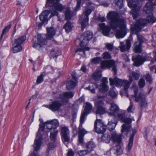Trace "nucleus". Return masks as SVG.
<instances>
[{
	"label": "nucleus",
	"instance_id": "25",
	"mask_svg": "<svg viewBox=\"0 0 156 156\" xmlns=\"http://www.w3.org/2000/svg\"><path fill=\"white\" fill-rule=\"evenodd\" d=\"M46 29L47 32V38L48 39L51 40L55 34V30L52 27H47Z\"/></svg>",
	"mask_w": 156,
	"mask_h": 156
},
{
	"label": "nucleus",
	"instance_id": "59",
	"mask_svg": "<svg viewBox=\"0 0 156 156\" xmlns=\"http://www.w3.org/2000/svg\"><path fill=\"white\" fill-rule=\"evenodd\" d=\"M97 20L98 22H103L105 21V18L104 17H98Z\"/></svg>",
	"mask_w": 156,
	"mask_h": 156
},
{
	"label": "nucleus",
	"instance_id": "30",
	"mask_svg": "<svg viewBox=\"0 0 156 156\" xmlns=\"http://www.w3.org/2000/svg\"><path fill=\"white\" fill-rule=\"evenodd\" d=\"M26 39V37L25 36H22L19 37L18 39H15L12 42L13 45H15L16 44H20L21 45Z\"/></svg>",
	"mask_w": 156,
	"mask_h": 156
},
{
	"label": "nucleus",
	"instance_id": "39",
	"mask_svg": "<svg viewBox=\"0 0 156 156\" xmlns=\"http://www.w3.org/2000/svg\"><path fill=\"white\" fill-rule=\"evenodd\" d=\"M12 48V50L13 53H16L20 52L22 50V46L20 44H16Z\"/></svg>",
	"mask_w": 156,
	"mask_h": 156
},
{
	"label": "nucleus",
	"instance_id": "49",
	"mask_svg": "<svg viewBox=\"0 0 156 156\" xmlns=\"http://www.w3.org/2000/svg\"><path fill=\"white\" fill-rule=\"evenodd\" d=\"M90 153L87 149L80 150L78 152V154L80 156H83Z\"/></svg>",
	"mask_w": 156,
	"mask_h": 156
},
{
	"label": "nucleus",
	"instance_id": "58",
	"mask_svg": "<svg viewBox=\"0 0 156 156\" xmlns=\"http://www.w3.org/2000/svg\"><path fill=\"white\" fill-rule=\"evenodd\" d=\"M83 136L78 135V140L80 143L83 144Z\"/></svg>",
	"mask_w": 156,
	"mask_h": 156
},
{
	"label": "nucleus",
	"instance_id": "35",
	"mask_svg": "<svg viewBox=\"0 0 156 156\" xmlns=\"http://www.w3.org/2000/svg\"><path fill=\"white\" fill-rule=\"evenodd\" d=\"M73 27V25L72 23L70 21H68L63 26L66 33H68L71 30Z\"/></svg>",
	"mask_w": 156,
	"mask_h": 156
},
{
	"label": "nucleus",
	"instance_id": "18",
	"mask_svg": "<svg viewBox=\"0 0 156 156\" xmlns=\"http://www.w3.org/2000/svg\"><path fill=\"white\" fill-rule=\"evenodd\" d=\"M132 60L133 61L134 66H139L143 64L146 60V57L138 55L136 57H133Z\"/></svg>",
	"mask_w": 156,
	"mask_h": 156
},
{
	"label": "nucleus",
	"instance_id": "51",
	"mask_svg": "<svg viewBox=\"0 0 156 156\" xmlns=\"http://www.w3.org/2000/svg\"><path fill=\"white\" fill-rule=\"evenodd\" d=\"M114 2L116 5L119 6L120 9L122 8L123 5V1L122 0H114Z\"/></svg>",
	"mask_w": 156,
	"mask_h": 156
},
{
	"label": "nucleus",
	"instance_id": "10",
	"mask_svg": "<svg viewBox=\"0 0 156 156\" xmlns=\"http://www.w3.org/2000/svg\"><path fill=\"white\" fill-rule=\"evenodd\" d=\"M115 61L110 60L109 61H103L101 63V67L103 69L106 68H111V70L114 72V75L117 74L116 67L115 66Z\"/></svg>",
	"mask_w": 156,
	"mask_h": 156
},
{
	"label": "nucleus",
	"instance_id": "11",
	"mask_svg": "<svg viewBox=\"0 0 156 156\" xmlns=\"http://www.w3.org/2000/svg\"><path fill=\"white\" fill-rule=\"evenodd\" d=\"M63 104L61 100L60 101L55 100L52 101L49 105H44L43 106L49 109L53 112H55L58 111Z\"/></svg>",
	"mask_w": 156,
	"mask_h": 156
},
{
	"label": "nucleus",
	"instance_id": "42",
	"mask_svg": "<svg viewBox=\"0 0 156 156\" xmlns=\"http://www.w3.org/2000/svg\"><path fill=\"white\" fill-rule=\"evenodd\" d=\"M50 123H51L52 126L53 127V129H56L58 126L59 123L57 120L54 119L51 120L49 121Z\"/></svg>",
	"mask_w": 156,
	"mask_h": 156
},
{
	"label": "nucleus",
	"instance_id": "5",
	"mask_svg": "<svg viewBox=\"0 0 156 156\" xmlns=\"http://www.w3.org/2000/svg\"><path fill=\"white\" fill-rule=\"evenodd\" d=\"M153 11V7L152 6V10L150 12H147L144 11L146 13L150 14L148 16L146 20L140 19L137 20L136 23V27L134 30L136 31H140L142 28V26H146L148 22L154 23L156 21V19L154 17L152 12Z\"/></svg>",
	"mask_w": 156,
	"mask_h": 156
},
{
	"label": "nucleus",
	"instance_id": "6",
	"mask_svg": "<svg viewBox=\"0 0 156 156\" xmlns=\"http://www.w3.org/2000/svg\"><path fill=\"white\" fill-rule=\"evenodd\" d=\"M129 82L127 80H122L116 77L114 79L110 78L109 79L110 85L111 86L115 85L117 87H120L122 86H124V89L126 90L129 87L130 83L133 81V79L131 76H129Z\"/></svg>",
	"mask_w": 156,
	"mask_h": 156
},
{
	"label": "nucleus",
	"instance_id": "16",
	"mask_svg": "<svg viewBox=\"0 0 156 156\" xmlns=\"http://www.w3.org/2000/svg\"><path fill=\"white\" fill-rule=\"evenodd\" d=\"M104 103L102 100L97 101L95 103L97 110L96 113L100 115L103 114L105 112V109L104 107Z\"/></svg>",
	"mask_w": 156,
	"mask_h": 156
},
{
	"label": "nucleus",
	"instance_id": "20",
	"mask_svg": "<svg viewBox=\"0 0 156 156\" xmlns=\"http://www.w3.org/2000/svg\"><path fill=\"white\" fill-rule=\"evenodd\" d=\"M84 114L81 116L80 119V124L78 128V135L83 136L87 134V132L82 127V125L85 121Z\"/></svg>",
	"mask_w": 156,
	"mask_h": 156
},
{
	"label": "nucleus",
	"instance_id": "57",
	"mask_svg": "<svg viewBox=\"0 0 156 156\" xmlns=\"http://www.w3.org/2000/svg\"><path fill=\"white\" fill-rule=\"evenodd\" d=\"M114 125V123H110V122H109L108 123V129L110 131H112L115 128V126H112V125Z\"/></svg>",
	"mask_w": 156,
	"mask_h": 156
},
{
	"label": "nucleus",
	"instance_id": "61",
	"mask_svg": "<svg viewBox=\"0 0 156 156\" xmlns=\"http://www.w3.org/2000/svg\"><path fill=\"white\" fill-rule=\"evenodd\" d=\"M118 148H119V149H116V151L117 152L118 154H120V153L121 152L122 149L120 148V147L119 146H118Z\"/></svg>",
	"mask_w": 156,
	"mask_h": 156
},
{
	"label": "nucleus",
	"instance_id": "1",
	"mask_svg": "<svg viewBox=\"0 0 156 156\" xmlns=\"http://www.w3.org/2000/svg\"><path fill=\"white\" fill-rule=\"evenodd\" d=\"M107 17L110 21V25L116 33L115 36L117 38L123 37L126 35L125 22L123 19L119 18L118 13L115 12L108 13Z\"/></svg>",
	"mask_w": 156,
	"mask_h": 156
},
{
	"label": "nucleus",
	"instance_id": "22",
	"mask_svg": "<svg viewBox=\"0 0 156 156\" xmlns=\"http://www.w3.org/2000/svg\"><path fill=\"white\" fill-rule=\"evenodd\" d=\"M120 44L119 48L120 51L122 52L128 51L131 47V43L129 40H126L125 44H124V43L122 42H120Z\"/></svg>",
	"mask_w": 156,
	"mask_h": 156
},
{
	"label": "nucleus",
	"instance_id": "14",
	"mask_svg": "<svg viewBox=\"0 0 156 156\" xmlns=\"http://www.w3.org/2000/svg\"><path fill=\"white\" fill-rule=\"evenodd\" d=\"M131 119L129 117L125 118L124 120L122 121V122L125 123L122 126V129L121 130L122 133H125V134L127 136L129 132H130V126L129 125L131 122Z\"/></svg>",
	"mask_w": 156,
	"mask_h": 156
},
{
	"label": "nucleus",
	"instance_id": "34",
	"mask_svg": "<svg viewBox=\"0 0 156 156\" xmlns=\"http://www.w3.org/2000/svg\"><path fill=\"white\" fill-rule=\"evenodd\" d=\"M49 14V11L48 10H45L40 15V20L42 22H45L47 20Z\"/></svg>",
	"mask_w": 156,
	"mask_h": 156
},
{
	"label": "nucleus",
	"instance_id": "32",
	"mask_svg": "<svg viewBox=\"0 0 156 156\" xmlns=\"http://www.w3.org/2000/svg\"><path fill=\"white\" fill-rule=\"evenodd\" d=\"M77 82L72 80H68L66 83V87L67 89L70 90L74 89L75 87Z\"/></svg>",
	"mask_w": 156,
	"mask_h": 156
},
{
	"label": "nucleus",
	"instance_id": "50",
	"mask_svg": "<svg viewBox=\"0 0 156 156\" xmlns=\"http://www.w3.org/2000/svg\"><path fill=\"white\" fill-rule=\"evenodd\" d=\"M145 84V80L143 78L140 79L138 81V86L140 88L144 87Z\"/></svg>",
	"mask_w": 156,
	"mask_h": 156
},
{
	"label": "nucleus",
	"instance_id": "55",
	"mask_svg": "<svg viewBox=\"0 0 156 156\" xmlns=\"http://www.w3.org/2000/svg\"><path fill=\"white\" fill-rule=\"evenodd\" d=\"M131 74L135 80H138L139 79L140 76V74L139 73L133 72L131 73Z\"/></svg>",
	"mask_w": 156,
	"mask_h": 156
},
{
	"label": "nucleus",
	"instance_id": "54",
	"mask_svg": "<svg viewBox=\"0 0 156 156\" xmlns=\"http://www.w3.org/2000/svg\"><path fill=\"white\" fill-rule=\"evenodd\" d=\"M147 82H148L150 84H151L152 83V78L151 76L149 74H147L145 76Z\"/></svg>",
	"mask_w": 156,
	"mask_h": 156
},
{
	"label": "nucleus",
	"instance_id": "19",
	"mask_svg": "<svg viewBox=\"0 0 156 156\" xmlns=\"http://www.w3.org/2000/svg\"><path fill=\"white\" fill-rule=\"evenodd\" d=\"M110 105L108 113L109 115L116 117V114L119 112V108L117 105L114 103H111Z\"/></svg>",
	"mask_w": 156,
	"mask_h": 156
},
{
	"label": "nucleus",
	"instance_id": "37",
	"mask_svg": "<svg viewBox=\"0 0 156 156\" xmlns=\"http://www.w3.org/2000/svg\"><path fill=\"white\" fill-rule=\"evenodd\" d=\"M72 12L69 8L66 9L65 12V19L66 20H70L72 16Z\"/></svg>",
	"mask_w": 156,
	"mask_h": 156
},
{
	"label": "nucleus",
	"instance_id": "46",
	"mask_svg": "<svg viewBox=\"0 0 156 156\" xmlns=\"http://www.w3.org/2000/svg\"><path fill=\"white\" fill-rule=\"evenodd\" d=\"M11 24H10L8 25L7 26H6L3 30L2 31V34H1L0 39H1L3 35L4 34H5L6 33H7L9 30L10 28H11Z\"/></svg>",
	"mask_w": 156,
	"mask_h": 156
},
{
	"label": "nucleus",
	"instance_id": "31",
	"mask_svg": "<svg viewBox=\"0 0 156 156\" xmlns=\"http://www.w3.org/2000/svg\"><path fill=\"white\" fill-rule=\"evenodd\" d=\"M92 108V106L88 102H87L86 104V106L84 109V111L82 113L81 115V116L84 113V119H85L86 116L87 114L89 113L90 111Z\"/></svg>",
	"mask_w": 156,
	"mask_h": 156
},
{
	"label": "nucleus",
	"instance_id": "38",
	"mask_svg": "<svg viewBox=\"0 0 156 156\" xmlns=\"http://www.w3.org/2000/svg\"><path fill=\"white\" fill-rule=\"evenodd\" d=\"M101 139L103 142L108 143L111 140V137L108 134H105L102 136Z\"/></svg>",
	"mask_w": 156,
	"mask_h": 156
},
{
	"label": "nucleus",
	"instance_id": "60",
	"mask_svg": "<svg viewBox=\"0 0 156 156\" xmlns=\"http://www.w3.org/2000/svg\"><path fill=\"white\" fill-rule=\"evenodd\" d=\"M74 153L72 150H69L68 152L67 156H74Z\"/></svg>",
	"mask_w": 156,
	"mask_h": 156
},
{
	"label": "nucleus",
	"instance_id": "12",
	"mask_svg": "<svg viewBox=\"0 0 156 156\" xmlns=\"http://www.w3.org/2000/svg\"><path fill=\"white\" fill-rule=\"evenodd\" d=\"M38 43H35L33 45V47L38 50L41 49L43 45L46 44L47 42L45 38V35L44 34L38 35L37 37Z\"/></svg>",
	"mask_w": 156,
	"mask_h": 156
},
{
	"label": "nucleus",
	"instance_id": "28",
	"mask_svg": "<svg viewBox=\"0 0 156 156\" xmlns=\"http://www.w3.org/2000/svg\"><path fill=\"white\" fill-rule=\"evenodd\" d=\"M133 51L136 53H140L142 51V44L140 42H136L133 45Z\"/></svg>",
	"mask_w": 156,
	"mask_h": 156
},
{
	"label": "nucleus",
	"instance_id": "63",
	"mask_svg": "<svg viewBox=\"0 0 156 156\" xmlns=\"http://www.w3.org/2000/svg\"><path fill=\"white\" fill-rule=\"evenodd\" d=\"M102 5L105 7H107L108 6L109 4L106 2H104L102 3Z\"/></svg>",
	"mask_w": 156,
	"mask_h": 156
},
{
	"label": "nucleus",
	"instance_id": "9",
	"mask_svg": "<svg viewBox=\"0 0 156 156\" xmlns=\"http://www.w3.org/2000/svg\"><path fill=\"white\" fill-rule=\"evenodd\" d=\"M135 97V100L136 102H140L141 106L142 107H146L147 105V103L145 99V95L146 94H144L141 93H139L138 94H137L138 91L137 87H134L133 88Z\"/></svg>",
	"mask_w": 156,
	"mask_h": 156
},
{
	"label": "nucleus",
	"instance_id": "33",
	"mask_svg": "<svg viewBox=\"0 0 156 156\" xmlns=\"http://www.w3.org/2000/svg\"><path fill=\"white\" fill-rule=\"evenodd\" d=\"M101 71L100 70H96L92 76V78L95 81L99 80L101 77Z\"/></svg>",
	"mask_w": 156,
	"mask_h": 156
},
{
	"label": "nucleus",
	"instance_id": "8",
	"mask_svg": "<svg viewBox=\"0 0 156 156\" xmlns=\"http://www.w3.org/2000/svg\"><path fill=\"white\" fill-rule=\"evenodd\" d=\"M128 6L132 9L131 12L134 19H136L138 15V11L141 5L138 2V0H129L128 2Z\"/></svg>",
	"mask_w": 156,
	"mask_h": 156
},
{
	"label": "nucleus",
	"instance_id": "44",
	"mask_svg": "<svg viewBox=\"0 0 156 156\" xmlns=\"http://www.w3.org/2000/svg\"><path fill=\"white\" fill-rule=\"evenodd\" d=\"M45 75V73L44 72H43L38 77L36 81L37 84L40 83L43 81L44 80L43 77Z\"/></svg>",
	"mask_w": 156,
	"mask_h": 156
},
{
	"label": "nucleus",
	"instance_id": "64",
	"mask_svg": "<svg viewBox=\"0 0 156 156\" xmlns=\"http://www.w3.org/2000/svg\"><path fill=\"white\" fill-rule=\"evenodd\" d=\"M71 75L73 79L75 81H76L77 80L75 75L73 74H72Z\"/></svg>",
	"mask_w": 156,
	"mask_h": 156
},
{
	"label": "nucleus",
	"instance_id": "17",
	"mask_svg": "<svg viewBox=\"0 0 156 156\" xmlns=\"http://www.w3.org/2000/svg\"><path fill=\"white\" fill-rule=\"evenodd\" d=\"M74 94L71 92H65L59 95V98L61 99L63 103L67 102L69 99L72 98Z\"/></svg>",
	"mask_w": 156,
	"mask_h": 156
},
{
	"label": "nucleus",
	"instance_id": "2",
	"mask_svg": "<svg viewBox=\"0 0 156 156\" xmlns=\"http://www.w3.org/2000/svg\"><path fill=\"white\" fill-rule=\"evenodd\" d=\"M60 0H46V6L50 7L49 10L51 15L50 17L51 18L54 16H57L58 12H62L64 9L62 4L59 3Z\"/></svg>",
	"mask_w": 156,
	"mask_h": 156
},
{
	"label": "nucleus",
	"instance_id": "29",
	"mask_svg": "<svg viewBox=\"0 0 156 156\" xmlns=\"http://www.w3.org/2000/svg\"><path fill=\"white\" fill-rule=\"evenodd\" d=\"M95 146L94 142L93 141H89L85 145V148L90 153L93 150Z\"/></svg>",
	"mask_w": 156,
	"mask_h": 156
},
{
	"label": "nucleus",
	"instance_id": "13",
	"mask_svg": "<svg viewBox=\"0 0 156 156\" xmlns=\"http://www.w3.org/2000/svg\"><path fill=\"white\" fill-rule=\"evenodd\" d=\"M94 129L98 133H103L106 129V126L102 122L101 120L97 119L94 123Z\"/></svg>",
	"mask_w": 156,
	"mask_h": 156
},
{
	"label": "nucleus",
	"instance_id": "52",
	"mask_svg": "<svg viewBox=\"0 0 156 156\" xmlns=\"http://www.w3.org/2000/svg\"><path fill=\"white\" fill-rule=\"evenodd\" d=\"M105 47L109 51H112L113 49V44L111 43H106L105 44Z\"/></svg>",
	"mask_w": 156,
	"mask_h": 156
},
{
	"label": "nucleus",
	"instance_id": "47",
	"mask_svg": "<svg viewBox=\"0 0 156 156\" xmlns=\"http://www.w3.org/2000/svg\"><path fill=\"white\" fill-rule=\"evenodd\" d=\"M102 58L101 57H97L92 58L91 62L94 64H98L101 60Z\"/></svg>",
	"mask_w": 156,
	"mask_h": 156
},
{
	"label": "nucleus",
	"instance_id": "23",
	"mask_svg": "<svg viewBox=\"0 0 156 156\" xmlns=\"http://www.w3.org/2000/svg\"><path fill=\"white\" fill-rule=\"evenodd\" d=\"M101 83L99 88V90L101 92H106L108 89L107 84L108 83L107 78H103L101 80Z\"/></svg>",
	"mask_w": 156,
	"mask_h": 156
},
{
	"label": "nucleus",
	"instance_id": "45",
	"mask_svg": "<svg viewBox=\"0 0 156 156\" xmlns=\"http://www.w3.org/2000/svg\"><path fill=\"white\" fill-rule=\"evenodd\" d=\"M130 105L127 109L128 112L133 113L134 109L133 104L131 102V99H130Z\"/></svg>",
	"mask_w": 156,
	"mask_h": 156
},
{
	"label": "nucleus",
	"instance_id": "3",
	"mask_svg": "<svg viewBox=\"0 0 156 156\" xmlns=\"http://www.w3.org/2000/svg\"><path fill=\"white\" fill-rule=\"evenodd\" d=\"M93 36V34L92 31H87L85 32L84 34L83 39L80 44V47L78 48L75 50V52H82L84 55H85V51L90 50V48L87 46V45L89 43V41L92 38Z\"/></svg>",
	"mask_w": 156,
	"mask_h": 156
},
{
	"label": "nucleus",
	"instance_id": "15",
	"mask_svg": "<svg viewBox=\"0 0 156 156\" xmlns=\"http://www.w3.org/2000/svg\"><path fill=\"white\" fill-rule=\"evenodd\" d=\"M61 133L62 140L64 142L68 143L70 141L69 130L67 126H63L61 127Z\"/></svg>",
	"mask_w": 156,
	"mask_h": 156
},
{
	"label": "nucleus",
	"instance_id": "7",
	"mask_svg": "<svg viewBox=\"0 0 156 156\" xmlns=\"http://www.w3.org/2000/svg\"><path fill=\"white\" fill-rule=\"evenodd\" d=\"M40 123L39 125V128L36 136V139L35 140L34 145V151H37L40 148L41 142V140L43 139V136L41 135V133L43 132L44 128L45 126V123L42 122V119H39Z\"/></svg>",
	"mask_w": 156,
	"mask_h": 156
},
{
	"label": "nucleus",
	"instance_id": "40",
	"mask_svg": "<svg viewBox=\"0 0 156 156\" xmlns=\"http://www.w3.org/2000/svg\"><path fill=\"white\" fill-rule=\"evenodd\" d=\"M61 54L60 51L58 49H56L55 50L54 49H52L51 50V54L53 57H55L60 55Z\"/></svg>",
	"mask_w": 156,
	"mask_h": 156
},
{
	"label": "nucleus",
	"instance_id": "48",
	"mask_svg": "<svg viewBox=\"0 0 156 156\" xmlns=\"http://www.w3.org/2000/svg\"><path fill=\"white\" fill-rule=\"evenodd\" d=\"M104 59H110L111 58L110 54L107 51H105L103 53L102 55Z\"/></svg>",
	"mask_w": 156,
	"mask_h": 156
},
{
	"label": "nucleus",
	"instance_id": "62",
	"mask_svg": "<svg viewBox=\"0 0 156 156\" xmlns=\"http://www.w3.org/2000/svg\"><path fill=\"white\" fill-rule=\"evenodd\" d=\"M81 70L83 72H86L87 70L86 66L84 65L81 68Z\"/></svg>",
	"mask_w": 156,
	"mask_h": 156
},
{
	"label": "nucleus",
	"instance_id": "24",
	"mask_svg": "<svg viewBox=\"0 0 156 156\" xmlns=\"http://www.w3.org/2000/svg\"><path fill=\"white\" fill-rule=\"evenodd\" d=\"M111 140L113 142L120 144L122 141L121 136L115 132H113L111 134Z\"/></svg>",
	"mask_w": 156,
	"mask_h": 156
},
{
	"label": "nucleus",
	"instance_id": "26",
	"mask_svg": "<svg viewBox=\"0 0 156 156\" xmlns=\"http://www.w3.org/2000/svg\"><path fill=\"white\" fill-rule=\"evenodd\" d=\"M136 130L134 129L132 130L133 134L130 136L128 144L126 148V150L128 152L130 151L132 146L133 142V138L135 134L136 133Z\"/></svg>",
	"mask_w": 156,
	"mask_h": 156
},
{
	"label": "nucleus",
	"instance_id": "27",
	"mask_svg": "<svg viewBox=\"0 0 156 156\" xmlns=\"http://www.w3.org/2000/svg\"><path fill=\"white\" fill-rule=\"evenodd\" d=\"M136 27V24L134 25L133 26L131 27V29L133 31V33L135 34H136L137 35V37L138 41V42H140L141 44L144 42V41L145 40V38L142 36V35H140L138 33L140 31H136L134 29Z\"/></svg>",
	"mask_w": 156,
	"mask_h": 156
},
{
	"label": "nucleus",
	"instance_id": "4",
	"mask_svg": "<svg viewBox=\"0 0 156 156\" xmlns=\"http://www.w3.org/2000/svg\"><path fill=\"white\" fill-rule=\"evenodd\" d=\"M87 9L83 13L82 16L80 17L79 20H82L81 22V26L83 28H84L87 24L88 21V16L92 12L94 9V5L90 2H88L86 3Z\"/></svg>",
	"mask_w": 156,
	"mask_h": 156
},
{
	"label": "nucleus",
	"instance_id": "53",
	"mask_svg": "<svg viewBox=\"0 0 156 156\" xmlns=\"http://www.w3.org/2000/svg\"><path fill=\"white\" fill-rule=\"evenodd\" d=\"M109 94L113 98H116L117 96V94L113 90H111L109 91Z\"/></svg>",
	"mask_w": 156,
	"mask_h": 156
},
{
	"label": "nucleus",
	"instance_id": "41",
	"mask_svg": "<svg viewBox=\"0 0 156 156\" xmlns=\"http://www.w3.org/2000/svg\"><path fill=\"white\" fill-rule=\"evenodd\" d=\"M97 87L98 85L96 84L92 83L87 89H89L92 93L94 94L95 93V89Z\"/></svg>",
	"mask_w": 156,
	"mask_h": 156
},
{
	"label": "nucleus",
	"instance_id": "56",
	"mask_svg": "<svg viewBox=\"0 0 156 156\" xmlns=\"http://www.w3.org/2000/svg\"><path fill=\"white\" fill-rule=\"evenodd\" d=\"M45 125H46L47 128L50 130L53 129L51 123H50L49 121H48L45 122Z\"/></svg>",
	"mask_w": 156,
	"mask_h": 156
},
{
	"label": "nucleus",
	"instance_id": "43",
	"mask_svg": "<svg viewBox=\"0 0 156 156\" xmlns=\"http://www.w3.org/2000/svg\"><path fill=\"white\" fill-rule=\"evenodd\" d=\"M58 130H55L53 133L51 132L50 135V138L51 140L55 141L56 139V136L58 133Z\"/></svg>",
	"mask_w": 156,
	"mask_h": 156
},
{
	"label": "nucleus",
	"instance_id": "21",
	"mask_svg": "<svg viewBox=\"0 0 156 156\" xmlns=\"http://www.w3.org/2000/svg\"><path fill=\"white\" fill-rule=\"evenodd\" d=\"M100 30L102 31L103 34L105 36H108L110 31V28L109 26L106 25L104 23L99 24Z\"/></svg>",
	"mask_w": 156,
	"mask_h": 156
},
{
	"label": "nucleus",
	"instance_id": "36",
	"mask_svg": "<svg viewBox=\"0 0 156 156\" xmlns=\"http://www.w3.org/2000/svg\"><path fill=\"white\" fill-rule=\"evenodd\" d=\"M125 113V111L121 110L116 114L118 119L122 121V122L124 120V119L126 117Z\"/></svg>",
	"mask_w": 156,
	"mask_h": 156
}]
</instances>
